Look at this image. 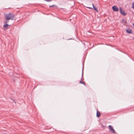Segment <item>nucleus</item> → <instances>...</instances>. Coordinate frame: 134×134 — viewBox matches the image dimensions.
Here are the masks:
<instances>
[{"mask_svg": "<svg viewBox=\"0 0 134 134\" xmlns=\"http://www.w3.org/2000/svg\"><path fill=\"white\" fill-rule=\"evenodd\" d=\"M14 15L13 14L9 13V14H7L5 17V19L7 20H14Z\"/></svg>", "mask_w": 134, "mask_h": 134, "instance_id": "nucleus-1", "label": "nucleus"}, {"mask_svg": "<svg viewBox=\"0 0 134 134\" xmlns=\"http://www.w3.org/2000/svg\"><path fill=\"white\" fill-rule=\"evenodd\" d=\"M109 131L112 133H115V131L113 127L110 125L108 126Z\"/></svg>", "mask_w": 134, "mask_h": 134, "instance_id": "nucleus-2", "label": "nucleus"}, {"mask_svg": "<svg viewBox=\"0 0 134 134\" xmlns=\"http://www.w3.org/2000/svg\"><path fill=\"white\" fill-rule=\"evenodd\" d=\"M119 10L120 12V13L123 15H126V14L125 13L124 10H122V9L121 7H120L119 8Z\"/></svg>", "mask_w": 134, "mask_h": 134, "instance_id": "nucleus-3", "label": "nucleus"}, {"mask_svg": "<svg viewBox=\"0 0 134 134\" xmlns=\"http://www.w3.org/2000/svg\"><path fill=\"white\" fill-rule=\"evenodd\" d=\"M112 8L114 11H117L118 10V8L116 6H114Z\"/></svg>", "mask_w": 134, "mask_h": 134, "instance_id": "nucleus-4", "label": "nucleus"}, {"mask_svg": "<svg viewBox=\"0 0 134 134\" xmlns=\"http://www.w3.org/2000/svg\"><path fill=\"white\" fill-rule=\"evenodd\" d=\"M126 32L129 33L131 34L132 33V31L130 29H127L126 30Z\"/></svg>", "mask_w": 134, "mask_h": 134, "instance_id": "nucleus-5", "label": "nucleus"}, {"mask_svg": "<svg viewBox=\"0 0 134 134\" xmlns=\"http://www.w3.org/2000/svg\"><path fill=\"white\" fill-rule=\"evenodd\" d=\"M92 6L96 12H98V10L97 9V8L94 6L93 4H92Z\"/></svg>", "mask_w": 134, "mask_h": 134, "instance_id": "nucleus-6", "label": "nucleus"}, {"mask_svg": "<svg viewBox=\"0 0 134 134\" xmlns=\"http://www.w3.org/2000/svg\"><path fill=\"white\" fill-rule=\"evenodd\" d=\"M100 116V112L98 111H97V116L98 117H99Z\"/></svg>", "mask_w": 134, "mask_h": 134, "instance_id": "nucleus-7", "label": "nucleus"}, {"mask_svg": "<svg viewBox=\"0 0 134 134\" xmlns=\"http://www.w3.org/2000/svg\"><path fill=\"white\" fill-rule=\"evenodd\" d=\"M121 22L123 23L124 24H126V21L124 20H121Z\"/></svg>", "mask_w": 134, "mask_h": 134, "instance_id": "nucleus-8", "label": "nucleus"}, {"mask_svg": "<svg viewBox=\"0 0 134 134\" xmlns=\"http://www.w3.org/2000/svg\"><path fill=\"white\" fill-rule=\"evenodd\" d=\"M9 26V25L7 24H6L4 25L3 26V27H4L7 28Z\"/></svg>", "mask_w": 134, "mask_h": 134, "instance_id": "nucleus-9", "label": "nucleus"}, {"mask_svg": "<svg viewBox=\"0 0 134 134\" xmlns=\"http://www.w3.org/2000/svg\"><path fill=\"white\" fill-rule=\"evenodd\" d=\"M132 8L133 9H134V1L132 3Z\"/></svg>", "mask_w": 134, "mask_h": 134, "instance_id": "nucleus-10", "label": "nucleus"}, {"mask_svg": "<svg viewBox=\"0 0 134 134\" xmlns=\"http://www.w3.org/2000/svg\"><path fill=\"white\" fill-rule=\"evenodd\" d=\"M54 6H55V5H52L50 6H49V7H53Z\"/></svg>", "mask_w": 134, "mask_h": 134, "instance_id": "nucleus-11", "label": "nucleus"}, {"mask_svg": "<svg viewBox=\"0 0 134 134\" xmlns=\"http://www.w3.org/2000/svg\"><path fill=\"white\" fill-rule=\"evenodd\" d=\"M47 2H51V0H44Z\"/></svg>", "mask_w": 134, "mask_h": 134, "instance_id": "nucleus-12", "label": "nucleus"}, {"mask_svg": "<svg viewBox=\"0 0 134 134\" xmlns=\"http://www.w3.org/2000/svg\"><path fill=\"white\" fill-rule=\"evenodd\" d=\"M83 82H82V81H80V83H82H82H83Z\"/></svg>", "mask_w": 134, "mask_h": 134, "instance_id": "nucleus-13", "label": "nucleus"}, {"mask_svg": "<svg viewBox=\"0 0 134 134\" xmlns=\"http://www.w3.org/2000/svg\"><path fill=\"white\" fill-rule=\"evenodd\" d=\"M87 8H88L90 9H92V8H91V7H87Z\"/></svg>", "mask_w": 134, "mask_h": 134, "instance_id": "nucleus-14", "label": "nucleus"}, {"mask_svg": "<svg viewBox=\"0 0 134 134\" xmlns=\"http://www.w3.org/2000/svg\"><path fill=\"white\" fill-rule=\"evenodd\" d=\"M82 84H83V85H85V83L84 82H83L82 83Z\"/></svg>", "mask_w": 134, "mask_h": 134, "instance_id": "nucleus-15", "label": "nucleus"}, {"mask_svg": "<svg viewBox=\"0 0 134 134\" xmlns=\"http://www.w3.org/2000/svg\"><path fill=\"white\" fill-rule=\"evenodd\" d=\"M133 26L134 27V23H133Z\"/></svg>", "mask_w": 134, "mask_h": 134, "instance_id": "nucleus-16", "label": "nucleus"}, {"mask_svg": "<svg viewBox=\"0 0 134 134\" xmlns=\"http://www.w3.org/2000/svg\"><path fill=\"white\" fill-rule=\"evenodd\" d=\"M7 22H6V23H7Z\"/></svg>", "mask_w": 134, "mask_h": 134, "instance_id": "nucleus-17", "label": "nucleus"}, {"mask_svg": "<svg viewBox=\"0 0 134 134\" xmlns=\"http://www.w3.org/2000/svg\"><path fill=\"white\" fill-rule=\"evenodd\" d=\"M133 39H134V37H133Z\"/></svg>", "mask_w": 134, "mask_h": 134, "instance_id": "nucleus-18", "label": "nucleus"}]
</instances>
